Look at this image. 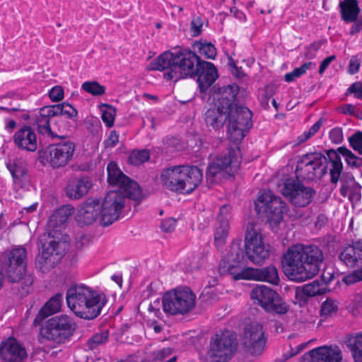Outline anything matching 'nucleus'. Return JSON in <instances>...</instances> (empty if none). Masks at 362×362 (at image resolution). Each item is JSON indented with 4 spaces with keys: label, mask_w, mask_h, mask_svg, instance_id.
Returning <instances> with one entry per match:
<instances>
[{
    "label": "nucleus",
    "mask_w": 362,
    "mask_h": 362,
    "mask_svg": "<svg viewBox=\"0 0 362 362\" xmlns=\"http://www.w3.org/2000/svg\"><path fill=\"white\" fill-rule=\"evenodd\" d=\"M322 249L314 244H296L282 255L281 264L286 275L292 281L303 282L316 276L324 262Z\"/></svg>",
    "instance_id": "f257e3e1"
},
{
    "label": "nucleus",
    "mask_w": 362,
    "mask_h": 362,
    "mask_svg": "<svg viewBox=\"0 0 362 362\" xmlns=\"http://www.w3.org/2000/svg\"><path fill=\"white\" fill-rule=\"evenodd\" d=\"M66 300L68 307L77 317L87 320L98 317L107 302L104 293L83 284L70 286Z\"/></svg>",
    "instance_id": "f03ea898"
},
{
    "label": "nucleus",
    "mask_w": 362,
    "mask_h": 362,
    "mask_svg": "<svg viewBox=\"0 0 362 362\" xmlns=\"http://www.w3.org/2000/svg\"><path fill=\"white\" fill-rule=\"evenodd\" d=\"M27 250L18 246L6 252L1 269L10 283L14 284L12 290L21 297L27 296L33 284V276L26 272Z\"/></svg>",
    "instance_id": "7ed1b4c3"
},
{
    "label": "nucleus",
    "mask_w": 362,
    "mask_h": 362,
    "mask_svg": "<svg viewBox=\"0 0 362 362\" xmlns=\"http://www.w3.org/2000/svg\"><path fill=\"white\" fill-rule=\"evenodd\" d=\"M202 171L194 165H175L163 169L160 181L168 189L182 194H190L200 184Z\"/></svg>",
    "instance_id": "20e7f679"
},
{
    "label": "nucleus",
    "mask_w": 362,
    "mask_h": 362,
    "mask_svg": "<svg viewBox=\"0 0 362 362\" xmlns=\"http://www.w3.org/2000/svg\"><path fill=\"white\" fill-rule=\"evenodd\" d=\"M77 329L75 320L68 315H59L48 319L40 329V336L57 344L69 342Z\"/></svg>",
    "instance_id": "39448f33"
},
{
    "label": "nucleus",
    "mask_w": 362,
    "mask_h": 362,
    "mask_svg": "<svg viewBox=\"0 0 362 362\" xmlns=\"http://www.w3.org/2000/svg\"><path fill=\"white\" fill-rule=\"evenodd\" d=\"M196 295L189 287H178L165 292L162 298L164 313L171 315H186L194 309Z\"/></svg>",
    "instance_id": "423d86ee"
},
{
    "label": "nucleus",
    "mask_w": 362,
    "mask_h": 362,
    "mask_svg": "<svg viewBox=\"0 0 362 362\" xmlns=\"http://www.w3.org/2000/svg\"><path fill=\"white\" fill-rule=\"evenodd\" d=\"M238 341L235 335L225 330L217 333L210 339L206 352L208 362H228L237 350Z\"/></svg>",
    "instance_id": "0eeeda50"
},
{
    "label": "nucleus",
    "mask_w": 362,
    "mask_h": 362,
    "mask_svg": "<svg viewBox=\"0 0 362 362\" xmlns=\"http://www.w3.org/2000/svg\"><path fill=\"white\" fill-rule=\"evenodd\" d=\"M252 113L245 106L236 105L227 110V134L230 141H241L252 126Z\"/></svg>",
    "instance_id": "6e6552de"
},
{
    "label": "nucleus",
    "mask_w": 362,
    "mask_h": 362,
    "mask_svg": "<svg viewBox=\"0 0 362 362\" xmlns=\"http://www.w3.org/2000/svg\"><path fill=\"white\" fill-rule=\"evenodd\" d=\"M327 158L320 152L303 154L298 160L296 173L297 178L306 181L320 179L327 171Z\"/></svg>",
    "instance_id": "1a4fd4ad"
},
{
    "label": "nucleus",
    "mask_w": 362,
    "mask_h": 362,
    "mask_svg": "<svg viewBox=\"0 0 362 362\" xmlns=\"http://www.w3.org/2000/svg\"><path fill=\"white\" fill-rule=\"evenodd\" d=\"M202 59L189 49H181L175 52L173 69L163 74L168 81H177L181 78H194L196 76L197 64Z\"/></svg>",
    "instance_id": "9d476101"
},
{
    "label": "nucleus",
    "mask_w": 362,
    "mask_h": 362,
    "mask_svg": "<svg viewBox=\"0 0 362 362\" xmlns=\"http://www.w3.org/2000/svg\"><path fill=\"white\" fill-rule=\"evenodd\" d=\"M54 234H47L48 239L42 245L41 253L35 259L36 267L42 273L49 272L60 262L67 247L66 243L57 240Z\"/></svg>",
    "instance_id": "9b49d317"
},
{
    "label": "nucleus",
    "mask_w": 362,
    "mask_h": 362,
    "mask_svg": "<svg viewBox=\"0 0 362 362\" xmlns=\"http://www.w3.org/2000/svg\"><path fill=\"white\" fill-rule=\"evenodd\" d=\"M247 255L245 247H242L240 240H234L224 258L219 263L222 273L228 272L235 280L242 279L243 273L249 267L246 266Z\"/></svg>",
    "instance_id": "f8f14e48"
},
{
    "label": "nucleus",
    "mask_w": 362,
    "mask_h": 362,
    "mask_svg": "<svg viewBox=\"0 0 362 362\" xmlns=\"http://www.w3.org/2000/svg\"><path fill=\"white\" fill-rule=\"evenodd\" d=\"M245 247L247 257L254 264H262L269 258L270 246L262 240L259 227L248 223L245 234Z\"/></svg>",
    "instance_id": "ddd939ff"
},
{
    "label": "nucleus",
    "mask_w": 362,
    "mask_h": 362,
    "mask_svg": "<svg viewBox=\"0 0 362 362\" xmlns=\"http://www.w3.org/2000/svg\"><path fill=\"white\" fill-rule=\"evenodd\" d=\"M107 181L110 185L119 187L126 195L135 202V206L140 204L144 198L142 191L138 183L126 176L115 162H110L107 167Z\"/></svg>",
    "instance_id": "4468645a"
},
{
    "label": "nucleus",
    "mask_w": 362,
    "mask_h": 362,
    "mask_svg": "<svg viewBox=\"0 0 362 362\" xmlns=\"http://www.w3.org/2000/svg\"><path fill=\"white\" fill-rule=\"evenodd\" d=\"M130 199L122 190H112L107 193L100 204V223L108 226L117 221L125 206L126 199Z\"/></svg>",
    "instance_id": "2eb2a0df"
},
{
    "label": "nucleus",
    "mask_w": 362,
    "mask_h": 362,
    "mask_svg": "<svg viewBox=\"0 0 362 362\" xmlns=\"http://www.w3.org/2000/svg\"><path fill=\"white\" fill-rule=\"evenodd\" d=\"M339 259L349 267L356 268L351 274L344 277L347 285L362 281V240L353 242L339 253Z\"/></svg>",
    "instance_id": "dca6fc26"
},
{
    "label": "nucleus",
    "mask_w": 362,
    "mask_h": 362,
    "mask_svg": "<svg viewBox=\"0 0 362 362\" xmlns=\"http://www.w3.org/2000/svg\"><path fill=\"white\" fill-rule=\"evenodd\" d=\"M279 190L290 202L297 207H305L310 204L315 194V191L305 187L293 178H286L278 185Z\"/></svg>",
    "instance_id": "f3484780"
},
{
    "label": "nucleus",
    "mask_w": 362,
    "mask_h": 362,
    "mask_svg": "<svg viewBox=\"0 0 362 362\" xmlns=\"http://www.w3.org/2000/svg\"><path fill=\"white\" fill-rule=\"evenodd\" d=\"M240 149L228 148L226 152L217 156L208 165L206 177L207 180L213 179L223 172L228 175L233 174L238 170L241 163Z\"/></svg>",
    "instance_id": "a211bd4d"
},
{
    "label": "nucleus",
    "mask_w": 362,
    "mask_h": 362,
    "mask_svg": "<svg viewBox=\"0 0 362 362\" xmlns=\"http://www.w3.org/2000/svg\"><path fill=\"white\" fill-rule=\"evenodd\" d=\"M255 208L262 211L267 217V221L271 225L277 226L283 220V215L287 211L286 204L280 197L276 196L272 191L263 190L259 196Z\"/></svg>",
    "instance_id": "6ab92c4d"
},
{
    "label": "nucleus",
    "mask_w": 362,
    "mask_h": 362,
    "mask_svg": "<svg viewBox=\"0 0 362 362\" xmlns=\"http://www.w3.org/2000/svg\"><path fill=\"white\" fill-rule=\"evenodd\" d=\"M331 163L329 169L330 182L335 187L338 184L343 170V164L340 155L343 156L349 166L359 168L362 166V158L356 156L345 146H340L337 150L329 149L326 151Z\"/></svg>",
    "instance_id": "aec40b11"
},
{
    "label": "nucleus",
    "mask_w": 362,
    "mask_h": 362,
    "mask_svg": "<svg viewBox=\"0 0 362 362\" xmlns=\"http://www.w3.org/2000/svg\"><path fill=\"white\" fill-rule=\"evenodd\" d=\"M75 150V144L70 140L61 141L50 145L45 153L48 163L53 168L65 166L72 158Z\"/></svg>",
    "instance_id": "412c9836"
},
{
    "label": "nucleus",
    "mask_w": 362,
    "mask_h": 362,
    "mask_svg": "<svg viewBox=\"0 0 362 362\" xmlns=\"http://www.w3.org/2000/svg\"><path fill=\"white\" fill-rule=\"evenodd\" d=\"M266 341L263 326L261 324L252 323L245 327L243 344L248 353L254 356L259 355L265 347Z\"/></svg>",
    "instance_id": "4be33fe9"
},
{
    "label": "nucleus",
    "mask_w": 362,
    "mask_h": 362,
    "mask_svg": "<svg viewBox=\"0 0 362 362\" xmlns=\"http://www.w3.org/2000/svg\"><path fill=\"white\" fill-rule=\"evenodd\" d=\"M98 218H100V200L87 199L78 206L75 218L79 225L84 226L93 223Z\"/></svg>",
    "instance_id": "5701e85b"
},
{
    "label": "nucleus",
    "mask_w": 362,
    "mask_h": 362,
    "mask_svg": "<svg viewBox=\"0 0 362 362\" xmlns=\"http://www.w3.org/2000/svg\"><path fill=\"white\" fill-rule=\"evenodd\" d=\"M0 357L5 362H23L27 352L14 338H8L0 344Z\"/></svg>",
    "instance_id": "b1692460"
},
{
    "label": "nucleus",
    "mask_w": 362,
    "mask_h": 362,
    "mask_svg": "<svg viewBox=\"0 0 362 362\" xmlns=\"http://www.w3.org/2000/svg\"><path fill=\"white\" fill-rule=\"evenodd\" d=\"M197 82L200 92H205L217 79L218 71L211 62L202 60L197 64Z\"/></svg>",
    "instance_id": "393cba45"
},
{
    "label": "nucleus",
    "mask_w": 362,
    "mask_h": 362,
    "mask_svg": "<svg viewBox=\"0 0 362 362\" xmlns=\"http://www.w3.org/2000/svg\"><path fill=\"white\" fill-rule=\"evenodd\" d=\"M242 279H252L260 281H266L272 285H278L280 279L278 270L276 267L270 265L261 269L250 267L243 273Z\"/></svg>",
    "instance_id": "a878e982"
},
{
    "label": "nucleus",
    "mask_w": 362,
    "mask_h": 362,
    "mask_svg": "<svg viewBox=\"0 0 362 362\" xmlns=\"http://www.w3.org/2000/svg\"><path fill=\"white\" fill-rule=\"evenodd\" d=\"M13 143L20 149L33 152L37 148V135L30 126H23L13 135Z\"/></svg>",
    "instance_id": "bb28decb"
},
{
    "label": "nucleus",
    "mask_w": 362,
    "mask_h": 362,
    "mask_svg": "<svg viewBox=\"0 0 362 362\" xmlns=\"http://www.w3.org/2000/svg\"><path fill=\"white\" fill-rule=\"evenodd\" d=\"M73 211L74 207L71 205H64L56 210L48 219L47 234L50 236L64 228Z\"/></svg>",
    "instance_id": "cd10ccee"
},
{
    "label": "nucleus",
    "mask_w": 362,
    "mask_h": 362,
    "mask_svg": "<svg viewBox=\"0 0 362 362\" xmlns=\"http://www.w3.org/2000/svg\"><path fill=\"white\" fill-rule=\"evenodd\" d=\"M340 194L343 197H348L352 204H357L361 199L362 187L357 182L353 175H343L340 177Z\"/></svg>",
    "instance_id": "c85d7f7f"
},
{
    "label": "nucleus",
    "mask_w": 362,
    "mask_h": 362,
    "mask_svg": "<svg viewBox=\"0 0 362 362\" xmlns=\"http://www.w3.org/2000/svg\"><path fill=\"white\" fill-rule=\"evenodd\" d=\"M230 205H223L219 210L217 221L218 226L214 232V241L217 247L222 246L226 240L229 230Z\"/></svg>",
    "instance_id": "c756f323"
},
{
    "label": "nucleus",
    "mask_w": 362,
    "mask_h": 362,
    "mask_svg": "<svg viewBox=\"0 0 362 362\" xmlns=\"http://www.w3.org/2000/svg\"><path fill=\"white\" fill-rule=\"evenodd\" d=\"M52 113V110L49 105L40 109L39 115L36 119L37 129L43 135L49 136L52 138L64 139V136H59L52 131L50 124L54 122L56 117Z\"/></svg>",
    "instance_id": "7c9ffc66"
},
{
    "label": "nucleus",
    "mask_w": 362,
    "mask_h": 362,
    "mask_svg": "<svg viewBox=\"0 0 362 362\" xmlns=\"http://www.w3.org/2000/svg\"><path fill=\"white\" fill-rule=\"evenodd\" d=\"M92 187V181L87 176L72 179L65 187L66 196L72 199H79Z\"/></svg>",
    "instance_id": "2f4dec72"
},
{
    "label": "nucleus",
    "mask_w": 362,
    "mask_h": 362,
    "mask_svg": "<svg viewBox=\"0 0 362 362\" xmlns=\"http://www.w3.org/2000/svg\"><path fill=\"white\" fill-rule=\"evenodd\" d=\"M313 362H341V354L338 346H320L308 352Z\"/></svg>",
    "instance_id": "473e14b6"
},
{
    "label": "nucleus",
    "mask_w": 362,
    "mask_h": 362,
    "mask_svg": "<svg viewBox=\"0 0 362 362\" xmlns=\"http://www.w3.org/2000/svg\"><path fill=\"white\" fill-rule=\"evenodd\" d=\"M62 300L63 295L61 293H57L51 297L38 312L33 322L34 325H39L47 317L59 312L62 307Z\"/></svg>",
    "instance_id": "72a5a7b5"
},
{
    "label": "nucleus",
    "mask_w": 362,
    "mask_h": 362,
    "mask_svg": "<svg viewBox=\"0 0 362 362\" xmlns=\"http://www.w3.org/2000/svg\"><path fill=\"white\" fill-rule=\"evenodd\" d=\"M238 93L239 86L235 84L220 88L219 97L214 105L220 107L222 110H228L233 106L238 105L235 101Z\"/></svg>",
    "instance_id": "f704fd0d"
},
{
    "label": "nucleus",
    "mask_w": 362,
    "mask_h": 362,
    "mask_svg": "<svg viewBox=\"0 0 362 362\" xmlns=\"http://www.w3.org/2000/svg\"><path fill=\"white\" fill-rule=\"evenodd\" d=\"M204 116L206 126L215 131L222 129L228 120L227 110L215 105L205 112Z\"/></svg>",
    "instance_id": "c9c22d12"
},
{
    "label": "nucleus",
    "mask_w": 362,
    "mask_h": 362,
    "mask_svg": "<svg viewBox=\"0 0 362 362\" xmlns=\"http://www.w3.org/2000/svg\"><path fill=\"white\" fill-rule=\"evenodd\" d=\"M6 165L12 176L13 183L21 185L28 174V165L26 160L22 158H15L9 160Z\"/></svg>",
    "instance_id": "e433bc0d"
},
{
    "label": "nucleus",
    "mask_w": 362,
    "mask_h": 362,
    "mask_svg": "<svg viewBox=\"0 0 362 362\" xmlns=\"http://www.w3.org/2000/svg\"><path fill=\"white\" fill-rule=\"evenodd\" d=\"M174 59L175 52H164L151 61L146 69L160 71L167 70L166 72H170L173 69Z\"/></svg>",
    "instance_id": "4c0bfd02"
},
{
    "label": "nucleus",
    "mask_w": 362,
    "mask_h": 362,
    "mask_svg": "<svg viewBox=\"0 0 362 362\" xmlns=\"http://www.w3.org/2000/svg\"><path fill=\"white\" fill-rule=\"evenodd\" d=\"M341 18L345 23H352L357 20L360 13L358 0H344L339 3Z\"/></svg>",
    "instance_id": "58836bf2"
},
{
    "label": "nucleus",
    "mask_w": 362,
    "mask_h": 362,
    "mask_svg": "<svg viewBox=\"0 0 362 362\" xmlns=\"http://www.w3.org/2000/svg\"><path fill=\"white\" fill-rule=\"evenodd\" d=\"M263 309L269 313L284 315L288 312V306L281 296L274 290Z\"/></svg>",
    "instance_id": "ea45409f"
},
{
    "label": "nucleus",
    "mask_w": 362,
    "mask_h": 362,
    "mask_svg": "<svg viewBox=\"0 0 362 362\" xmlns=\"http://www.w3.org/2000/svg\"><path fill=\"white\" fill-rule=\"evenodd\" d=\"M52 113L56 117L54 123L61 122V117L65 116L69 119H74L77 117V110L69 103H62L54 105H49Z\"/></svg>",
    "instance_id": "a19ab883"
},
{
    "label": "nucleus",
    "mask_w": 362,
    "mask_h": 362,
    "mask_svg": "<svg viewBox=\"0 0 362 362\" xmlns=\"http://www.w3.org/2000/svg\"><path fill=\"white\" fill-rule=\"evenodd\" d=\"M274 289L264 285L257 286L250 292V298L255 304L261 306L262 308L269 300Z\"/></svg>",
    "instance_id": "79ce46f5"
},
{
    "label": "nucleus",
    "mask_w": 362,
    "mask_h": 362,
    "mask_svg": "<svg viewBox=\"0 0 362 362\" xmlns=\"http://www.w3.org/2000/svg\"><path fill=\"white\" fill-rule=\"evenodd\" d=\"M347 346L352 353L355 362H362V332L346 339Z\"/></svg>",
    "instance_id": "37998d69"
},
{
    "label": "nucleus",
    "mask_w": 362,
    "mask_h": 362,
    "mask_svg": "<svg viewBox=\"0 0 362 362\" xmlns=\"http://www.w3.org/2000/svg\"><path fill=\"white\" fill-rule=\"evenodd\" d=\"M327 291V285L322 280L316 279L311 283L305 284L303 287L304 295L310 297L320 296Z\"/></svg>",
    "instance_id": "c03bdc74"
},
{
    "label": "nucleus",
    "mask_w": 362,
    "mask_h": 362,
    "mask_svg": "<svg viewBox=\"0 0 362 362\" xmlns=\"http://www.w3.org/2000/svg\"><path fill=\"white\" fill-rule=\"evenodd\" d=\"M192 48L206 59H214L216 56V49L211 42L195 41L192 44Z\"/></svg>",
    "instance_id": "a18cd8bd"
},
{
    "label": "nucleus",
    "mask_w": 362,
    "mask_h": 362,
    "mask_svg": "<svg viewBox=\"0 0 362 362\" xmlns=\"http://www.w3.org/2000/svg\"><path fill=\"white\" fill-rule=\"evenodd\" d=\"M315 66L316 64L315 62H306L300 67L294 69L291 72L286 73L284 76V79L288 83L293 82L297 78L305 74L308 70L313 69Z\"/></svg>",
    "instance_id": "49530a36"
},
{
    "label": "nucleus",
    "mask_w": 362,
    "mask_h": 362,
    "mask_svg": "<svg viewBox=\"0 0 362 362\" xmlns=\"http://www.w3.org/2000/svg\"><path fill=\"white\" fill-rule=\"evenodd\" d=\"M220 294L221 292H219L218 288L206 286L201 293L199 299L202 303L206 304H212L218 300Z\"/></svg>",
    "instance_id": "de8ad7c7"
},
{
    "label": "nucleus",
    "mask_w": 362,
    "mask_h": 362,
    "mask_svg": "<svg viewBox=\"0 0 362 362\" xmlns=\"http://www.w3.org/2000/svg\"><path fill=\"white\" fill-rule=\"evenodd\" d=\"M338 311V303L335 300L327 298L321 305L320 315L324 318H327L335 315Z\"/></svg>",
    "instance_id": "09e8293b"
},
{
    "label": "nucleus",
    "mask_w": 362,
    "mask_h": 362,
    "mask_svg": "<svg viewBox=\"0 0 362 362\" xmlns=\"http://www.w3.org/2000/svg\"><path fill=\"white\" fill-rule=\"evenodd\" d=\"M81 88L93 96H100L105 93V87L96 81L83 83Z\"/></svg>",
    "instance_id": "8fccbe9b"
},
{
    "label": "nucleus",
    "mask_w": 362,
    "mask_h": 362,
    "mask_svg": "<svg viewBox=\"0 0 362 362\" xmlns=\"http://www.w3.org/2000/svg\"><path fill=\"white\" fill-rule=\"evenodd\" d=\"M150 158L149 151L146 149L133 151L129 157V163L134 165H139Z\"/></svg>",
    "instance_id": "3c124183"
},
{
    "label": "nucleus",
    "mask_w": 362,
    "mask_h": 362,
    "mask_svg": "<svg viewBox=\"0 0 362 362\" xmlns=\"http://www.w3.org/2000/svg\"><path fill=\"white\" fill-rule=\"evenodd\" d=\"M108 339V332L107 331L95 334L88 340L87 346L90 350H94L98 346L105 344Z\"/></svg>",
    "instance_id": "603ef678"
},
{
    "label": "nucleus",
    "mask_w": 362,
    "mask_h": 362,
    "mask_svg": "<svg viewBox=\"0 0 362 362\" xmlns=\"http://www.w3.org/2000/svg\"><path fill=\"white\" fill-rule=\"evenodd\" d=\"M105 105L107 109L103 111L102 119L107 127H111L114 124L116 110L111 105Z\"/></svg>",
    "instance_id": "864d4df0"
},
{
    "label": "nucleus",
    "mask_w": 362,
    "mask_h": 362,
    "mask_svg": "<svg viewBox=\"0 0 362 362\" xmlns=\"http://www.w3.org/2000/svg\"><path fill=\"white\" fill-rule=\"evenodd\" d=\"M348 140L351 147L362 155V132H356Z\"/></svg>",
    "instance_id": "5fc2aeb1"
},
{
    "label": "nucleus",
    "mask_w": 362,
    "mask_h": 362,
    "mask_svg": "<svg viewBox=\"0 0 362 362\" xmlns=\"http://www.w3.org/2000/svg\"><path fill=\"white\" fill-rule=\"evenodd\" d=\"M0 110H4L7 112H19V115H15L16 118L21 119L24 121L29 119L30 116L28 112H26L24 110L20 108L19 107H0Z\"/></svg>",
    "instance_id": "6e6d98bb"
},
{
    "label": "nucleus",
    "mask_w": 362,
    "mask_h": 362,
    "mask_svg": "<svg viewBox=\"0 0 362 362\" xmlns=\"http://www.w3.org/2000/svg\"><path fill=\"white\" fill-rule=\"evenodd\" d=\"M49 96L52 101L59 102L64 98V89L59 86H56L49 91Z\"/></svg>",
    "instance_id": "4d7b16f0"
},
{
    "label": "nucleus",
    "mask_w": 362,
    "mask_h": 362,
    "mask_svg": "<svg viewBox=\"0 0 362 362\" xmlns=\"http://www.w3.org/2000/svg\"><path fill=\"white\" fill-rule=\"evenodd\" d=\"M321 42H314L307 46L305 52V57L307 59H313L315 57L316 52L321 47Z\"/></svg>",
    "instance_id": "13d9d810"
},
{
    "label": "nucleus",
    "mask_w": 362,
    "mask_h": 362,
    "mask_svg": "<svg viewBox=\"0 0 362 362\" xmlns=\"http://www.w3.org/2000/svg\"><path fill=\"white\" fill-rule=\"evenodd\" d=\"M354 94V97L361 99L362 98V83L360 81L352 83L346 91V95Z\"/></svg>",
    "instance_id": "bf43d9fd"
},
{
    "label": "nucleus",
    "mask_w": 362,
    "mask_h": 362,
    "mask_svg": "<svg viewBox=\"0 0 362 362\" xmlns=\"http://www.w3.org/2000/svg\"><path fill=\"white\" fill-rule=\"evenodd\" d=\"M329 138L332 143L340 144L343 141V132L342 129L336 127L332 129L329 132Z\"/></svg>",
    "instance_id": "052dcab7"
},
{
    "label": "nucleus",
    "mask_w": 362,
    "mask_h": 362,
    "mask_svg": "<svg viewBox=\"0 0 362 362\" xmlns=\"http://www.w3.org/2000/svg\"><path fill=\"white\" fill-rule=\"evenodd\" d=\"M202 25L203 23L200 17L193 18L191 22V28L193 33V36H198L201 34Z\"/></svg>",
    "instance_id": "680f3d73"
},
{
    "label": "nucleus",
    "mask_w": 362,
    "mask_h": 362,
    "mask_svg": "<svg viewBox=\"0 0 362 362\" xmlns=\"http://www.w3.org/2000/svg\"><path fill=\"white\" fill-rule=\"evenodd\" d=\"M176 226V220L174 218L164 219L160 223V228L166 233L172 232Z\"/></svg>",
    "instance_id": "e2e57ef3"
},
{
    "label": "nucleus",
    "mask_w": 362,
    "mask_h": 362,
    "mask_svg": "<svg viewBox=\"0 0 362 362\" xmlns=\"http://www.w3.org/2000/svg\"><path fill=\"white\" fill-rule=\"evenodd\" d=\"M119 141V135L115 131H112L107 137L104 141V146L105 148H113Z\"/></svg>",
    "instance_id": "0e129e2a"
},
{
    "label": "nucleus",
    "mask_w": 362,
    "mask_h": 362,
    "mask_svg": "<svg viewBox=\"0 0 362 362\" xmlns=\"http://www.w3.org/2000/svg\"><path fill=\"white\" fill-rule=\"evenodd\" d=\"M360 66L361 62L360 60L357 58V57H352L349 61L348 72L350 74H356L359 71Z\"/></svg>",
    "instance_id": "69168bd1"
},
{
    "label": "nucleus",
    "mask_w": 362,
    "mask_h": 362,
    "mask_svg": "<svg viewBox=\"0 0 362 362\" xmlns=\"http://www.w3.org/2000/svg\"><path fill=\"white\" fill-rule=\"evenodd\" d=\"M336 57L335 55H331L327 58H325L320 64V69H319V74L321 75L322 74L326 69L329 66L331 62H332L334 60H335Z\"/></svg>",
    "instance_id": "338daca9"
},
{
    "label": "nucleus",
    "mask_w": 362,
    "mask_h": 362,
    "mask_svg": "<svg viewBox=\"0 0 362 362\" xmlns=\"http://www.w3.org/2000/svg\"><path fill=\"white\" fill-rule=\"evenodd\" d=\"M354 23V24L351 26L350 30V34L352 35L357 34L362 30V16L359 18H357V20Z\"/></svg>",
    "instance_id": "774afa93"
}]
</instances>
